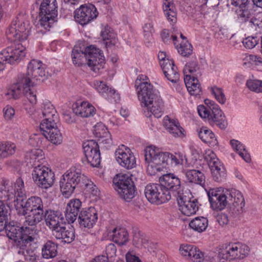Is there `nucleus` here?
I'll list each match as a JSON object with an SVG mask.
<instances>
[{"instance_id": "34", "label": "nucleus", "mask_w": 262, "mask_h": 262, "mask_svg": "<svg viewBox=\"0 0 262 262\" xmlns=\"http://www.w3.org/2000/svg\"><path fill=\"white\" fill-rule=\"evenodd\" d=\"M182 172L185 176L187 180L190 183H193L203 186L205 184V176L200 169H183Z\"/></svg>"}, {"instance_id": "50", "label": "nucleus", "mask_w": 262, "mask_h": 262, "mask_svg": "<svg viewBox=\"0 0 262 262\" xmlns=\"http://www.w3.org/2000/svg\"><path fill=\"white\" fill-rule=\"evenodd\" d=\"M26 247L24 246V249H20L18 252L19 254L24 255L25 262H40L39 256L33 251L25 250Z\"/></svg>"}, {"instance_id": "20", "label": "nucleus", "mask_w": 262, "mask_h": 262, "mask_svg": "<svg viewBox=\"0 0 262 262\" xmlns=\"http://www.w3.org/2000/svg\"><path fill=\"white\" fill-rule=\"evenodd\" d=\"M91 85L101 95L111 102H117L120 100V95L116 91L107 86L105 82L100 80H94Z\"/></svg>"}, {"instance_id": "10", "label": "nucleus", "mask_w": 262, "mask_h": 262, "mask_svg": "<svg viewBox=\"0 0 262 262\" xmlns=\"http://www.w3.org/2000/svg\"><path fill=\"white\" fill-rule=\"evenodd\" d=\"M145 195L152 204H161L171 199L169 190L164 189L160 184H149L145 188Z\"/></svg>"}, {"instance_id": "36", "label": "nucleus", "mask_w": 262, "mask_h": 262, "mask_svg": "<svg viewBox=\"0 0 262 262\" xmlns=\"http://www.w3.org/2000/svg\"><path fill=\"white\" fill-rule=\"evenodd\" d=\"M94 134L101 142L107 144H112V137L106 126L102 122L97 123L94 126Z\"/></svg>"}, {"instance_id": "33", "label": "nucleus", "mask_w": 262, "mask_h": 262, "mask_svg": "<svg viewBox=\"0 0 262 262\" xmlns=\"http://www.w3.org/2000/svg\"><path fill=\"white\" fill-rule=\"evenodd\" d=\"M163 124L166 130L173 137H181L183 135L184 129L180 126L177 120L166 116L163 120Z\"/></svg>"}, {"instance_id": "48", "label": "nucleus", "mask_w": 262, "mask_h": 262, "mask_svg": "<svg viewBox=\"0 0 262 262\" xmlns=\"http://www.w3.org/2000/svg\"><path fill=\"white\" fill-rule=\"evenodd\" d=\"M173 195L176 197L177 200L179 205V207L180 205H182L191 201L189 195H191L189 191H184V189L181 187L180 189L177 190Z\"/></svg>"}, {"instance_id": "60", "label": "nucleus", "mask_w": 262, "mask_h": 262, "mask_svg": "<svg viewBox=\"0 0 262 262\" xmlns=\"http://www.w3.org/2000/svg\"><path fill=\"white\" fill-rule=\"evenodd\" d=\"M259 41V39L256 36H248L243 40V43L245 48L251 49L258 43Z\"/></svg>"}, {"instance_id": "23", "label": "nucleus", "mask_w": 262, "mask_h": 262, "mask_svg": "<svg viewBox=\"0 0 262 262\" xmlns=\"http://www.w3.org/2000/svg\"><path fill=\"white\" fill-rule=\"evenodd\" d=\"M41 111L43 119L40 123V127L42 126L43 123L49 125L58 122V115L57 111L50 102H46L42 104Z\"/></svg>"}, {"instance_id": "61", "label": "nucleus", "mask_w": 262, "mask_h": 262, "mask_svg": "<svg viewBox=\"0 0 262 262\" xmlns=\"http://www.w3.org/2000/svg\"><path fill=\"white\" fill-rule=\"evenodd\" d=\"M81 205V203L79 199L72 200L68 204L66 209L69 210L71 209V211L78 214Z\"/></svg>"}, {"instance_id": "30", "label": "nucleus", "mask_w": 262, "mask_h": 262, "mask_svg": "<svg viewBox=\"0 0 262 262\" xmlns=\"http://www.w3.org/2000/svg\"><path fill=\"white\" fill-rule=\"evenodd\" d=\"M73 110L76 115L83 118L93 117L96 112L95 107L88 101H83L80 104H75Z\"/></svg>"}, {"instance_id": "25", "label": "nucleus", "mask_w": 262, "mask_h": 262, "mask_svg": "<svg viewBox=\"0 0 262 262\" xmlns=\"http://www.w3.org/2000/svg\"><path fill=\"white\" fill-rule=\"evenodd\" d=\"M159 182L164 189L169 190L171 194V193L173 194L182 187L180 180L172 173L163 174L159 178Z\"/></svg>"}, {"instance_id": "52", "label": "nucleus", "mask_w": 262, "mask_h": 262, "mask_svg": "<svg viewBox=\"0 0 262 262\" xmlns=\"http://www.w3.org/2000/svg\"><path fill=\"white\" fill-rule=\"evenodd\" d=\"M4 200H0V232L4 228L6 220H7L8 206L4 203Z\"/></svg>"}, {"instance_id": "54", "label": "nucleus", "mask_w": 262, "mask_h": 262, "mask_svg": "<svg viewBox=\"0 0 262 262\" xmlns=\"http://www.w3.org/2000/svg\"><path fill=\"white\" fill-rule=\"evenodd\" d=\"M211 92L216 100L221 104H225L226 101L225 95L222 89L214 86L211 89Z\"/></svg>"}, {"instance_id": "57", "label": "nucleus", "mask_w": 262, "mask_h": 262, "mask_svg": "<svg viewBox=\"0 0 262 262\" xmlns=\"http://www.w3.org/2000/svg\"><path fill=\"white\" fill-rule=\"evenodd\" d=\"M116 251L117 249L115 245L112 243L110 244L106 247L105 248V253L106 256H98L95 258L104 257L106 258V259H105V261L110 262L108 259H111L116 256Z\"/></svg>"}, {"instance_id": "27", "label": "nucleus", "mask_w": 262, "mask_h": 262, "mask_svg": "<svg viewBox=\"0 0 262 262\" xmlns=\"http://www.w3.org/2000/svg\"><path fill=\"white\" fill-rule=\"evenodd\" d=\"M212 126H216L222 129H225L227 126L226 117L220 107L216 104H212L211 116L208 121Z\"/></svg>"}, {"instance_id": "58", "label": "nucleus", "mask_w": 262, "mask_h": 262, "mask_svg": "<svg viewBox=\"0 0 262 262\" xmlns=\"http://www.w3.org/2000/svg\"><path fill=\"white\" fill-rule=\"evenodd\" d=\"M144 38L149 42L152 39V35L155 32L153 25L151 23H146L143 27Z\"/></svg>"}, {"instance_id": "8", "label": "nucleus", "mask_w": 262, "mask_h": 262, "mask_svg": "<svg viewBox=\"0 0 262 262\" xmlns=\"http://www.w3.org/2000/svg\"><path fill=\"white\" fill-rule=\"evenodd\" d=\"M115 189L120 197L129 201L135 196V190L134 182L128 174L119 173L113 179Z\"/></svg>"}, {"instance_id": "28", "label": "nucleus", "mask_w": 262, "mask_h": 262, "mask_svg": "<svg viewBox=\"0 0 262 262\" xmlns=\"http://www.w3.org/2000/svg\"><path fill=\"white\" fill-rule=\"evenodd\" d=\"M179 250L182 255L188 257L193 262H202L203 260V253L193 245L182 244Z\"/></svg>"}, {"instance_id": "37", "label": "nucleus", "mask_w": 262, "mask_h": 262, "mask_svg": "<svg viewBox=\"0 0 262 262\" xmlns=\"http://www.w3.org/2000/svg\"><path fill=\"white\" fill-rule=\"evenodd\" d=\"M113 241L119 245H124L128 240V233L124 228H116L110 232Z\"/></svg>"}, {"instance_id": "22", "label": "nucleus", "mask_w": 262, "mask_h": 262, "mask_svg": "<svg viewBox=\"0 0 262 262\" xmlns=\"http://www.w3.org/2000/svg\"><path fill=\"white\" fill-rule=\"evenodd\" d=\"M40 128L44 136L51 143L56 145L61 143L62 136L57 127V123L49 125L43 123L42 126Z\"/></svg>"}, {"instance_id": "41", "label": "nucleus", "mask_w": 262, "mask_h": 262, "mask_svg": "<svg viewBox=\"0 0 262 262\" xmlns=\"http://www.w3.org/2000/svg\"><path fill=\"white\" fill-rule=\"evenodd\" d=\"M173 43L177 49L178 52L184 57H187L192 53V46L187 41H182L179 46L177 45V37L175 35H172Z\"/></svg>"}, {"instance_id": "35", "label": "nucleus", "mask_w": 262, "mask_h": 262, "mask_svg": "<svg viewBox=\"0 0 262 262\" xmlns=\"http://www.w3.org/2000/svg\"><path fill=\"white\" fill-rule=\"evenodd\" d=\"M198 78L194 76L188 75L184 78L186 87L191 95L198 96L202 93V89Z\"/></svg>"}, {"instance_id": "3", "label": "nucleus", "mask_w": 262, "mask_h": 262, "mask_svg": "<svg viewBox=\"0 0 262 262\" xmlns=\"http://www.w3.org/2000/svg\"><path fill=\"white\" fill-rule=\"evenodd\" d=\"M145 161L147 172L150 176L155 175L165 168L167 162L170 159L171 163L175 166L182 165L185 156L181 152L171 154L168 152H162L158 147L151 145L145 149Z\"/></svg>"}, {"instance_id": "39", "label": "nucleus", "mask_w": 262, "mask_h": 262, "mask_svg": "<svg viewBox=\"0 0 262 262\" xmlns=\"http://www.w3.org/2000/svg\"><path fill=\"white\" fill-rule=\"evenodd\" d=\"M189 226L194 231L201 233L207 229L208 220L207 218L203 216L195 217L190 222Z\"/></svg>"}, {"instance_id": "45", "label": "nucleus", "mask_w": 262, "mask_h": 262, "mask_svg": "<svg viewBox=\"0 0 262 262\" xmlns=\"http://www.w3.org/2000/svg\"><path fill=\"white\" fill-rule=\"evenodd\" d=\"M148 237L146 235L140 231H135L133 235V245L138 248H147L148 244Z\"/></svg>"}, {"instance_id": "59", "label": "nucleus", "mask_w": 262, "mask_h": 262, "mask_svg": "<svg viewBox=\"0 0 262 262\" xmlns=\"http://www.w3.org/2000/svg\"><path fill=\"white\" fill-rule=\"evenodd\" d=\"M14 189L15 194H17L19 198H21L25 195V187L24 181L20 178H18L14 186Z\"/></svg>"}, {"instance_id": "47", "label": "nucleus", "mask_w": 262, "mask_h": 262, "mask_svg": "<svg viewBox=\"0 0 262 262\" xmlns=\"http://www.w3.org/2000/svg\"><path fill=\"white\" fill-rule=\"evenodd\" d=\"M26 162L31 166H36L37 163L43 159L42 151L34 149L28 152L25 156Z\"/></svg>"}, {"instance_id": "64", "label": "nucleus", "mask_w": 262, "mask_h": 262, "mask_svg": "<svg viewBox=\"0 0 262 262\" xmlns=\"http://www.w3.org/2000/svg\"><path fill=\"white\" fill-rule=\"evenodd\" d=\"M77 213L71 211V209L70 210L66 209V210L65 216L69 223H74L77 218Z\"/></svg>"}, {"instance_id": "49", "label": "nucleus", "mask_w": 262, "mask_h": 262, "mask_svg": "<svg viewBox=\"0 0 262 262\" xmlns=\"http://www.w3.org/2000/svg\"><path fill=\"white\" fill-rule=\"evenodd\" d=\"M0 147L3 158L13 155L16 148V146L13 143L8 141L0 142Z\"/></svg>"}, {"instance_id": "63", "label": "nucleus", "mask_w": 262, "mask_h": 262, "mask_svg": "<svg viewBox=\"0 0 262 262\" xmlns=\"http://www.w3.org/2000/svg\"><path fill=\"white\" fill-rule=\"evenodd\" d=\"M160 66L163 73L165 71H168V69H171V68L177 67L174 64L173 60L169 59H167V60L161 62Z\"/></svg>"}, {"instance_id": "2", "label": "nucleus", "mask_w": 262, "mask_h": 262, "mask_svg": "<svg viewBox=\"0 0 262 262\" xmlns=\"http://www.w3.org/2000/svg\"><path fill=\"white\" fill-rule=\"evenodd\" d=\"M146 76L140 75L135 82V86L138 93V99L142 106L146 107L147 111L145 112L147 117L152 115L155 118H159L163 114V102L159 94L154 90L153 86L147 81H142Z\"/></svg>"}, {"instance_id": "13", "label": "nucleus", "mask_w": 262, "mask_h": 262, "mask_svg": "<svg viewBox=\"0 0 262 262\" xmlns=\"http://www.w3.org/2000/svg\"><path fill=\"white\" fill-rule=\"evenodd\" d=\"M204 158L211 170L213 180L217 182L224 181L226 179V171L215 154L212 150H209L206 152Z\"/></svg>"}, {"instance_id": "14", "label": "nucleus", "mask_w": 262, "mask_h": 262, "mask_svg": "<svg viewBox=\"0 0 262 262\" xmlns=\"http://www.w3.org/2000/svg\"><path fill=\"white\" fill-rule=\"evenodd\" d=\"M32 178L39 187L47 189L53 185L54 174L48 167L37 165L32 172Z\"/></svg>"}, {"instance_id": "26", "label": "nucleus", "mask_w": 262, "mask_h": 262, "mask_svg": "<svg viewBox=\"0 0 262 262\" xmlns=\"http://www.w3.org/2000/svg\"><path fill=\"white\" fill-rule=\"evenodd\" d=\"M74 228L69 225L65 226L62 224L60 227L52 232L53 235L57 239H61L66 243H71L75 239Z\"/></svg>"}, {"instance_id": "42", "label": "nucleus", "mask_w": 262, "mask_h": 262, "mask_svg": "<svg viewBox=\"0 0 262 262\" xmlns=\"http://www.w3.org/2000/svg\"><path fill=\"white\" fill-rule=\"evenodd\" d=\"M101 36L106 47L114 46L116 43V38L113 30L108 26H106L101 31Z\"/></svg>"}, {"instance_id": "40", "label": "nucleus", "mask_w": 262, "mask_h": 262, "mask_svg": "<svg viewBox=\"0 0 262 262\" xmlns=\"http://www.w3.org/2000/svg\"><path fill=\"white\" fill-rule=\"evenodd\" d=\"M230 144L233 150L235 151L245 162L249 163L251 161L250 155L246 149L244 145L241 143L239 141L235 139L230 140Z\"/></svg>"}, {"instance_id": "19", "label": "nucleus", "mask_w": 262, "mask_h": 262, "mask_svg": "<svg viewBox=\"0 0 262 262\" xmlns=\"http://www.w3.org/2000/svg\"><path fill=\"white\" fill-rule=\"evenodd\" d=\"M208 196L211 207L214 210H221L228 204V190L223 193L213 189L210 190Z\"/></svg>"}, {"instance_id": "56", "label": "nucleus", "mask_w": 262, "mask_h": 262, "mask_svg": "<svg viewBox=\"0 0 262 262\" xmlns=\"http://www.w3.org/2000/svg\"><path fill=\"white\" fill-rule=\"evenodd\" d=\"M212 105L211 106L200 105L198 106V112L200 116L206 121H208L211 116Z\"/></svg>"}, {"instance_id": "21", "label": "nucleus", "mask_w": 262, "mask_h": 262, "mask_svg": "<svg viewBox=\"0 0 262 262\" xmlns=\"http://www.w3.org/2000/svg\"><path fill=\"white\" fill-rule=\"evenodd\" d=\"M98 216L94 208L81 210L79 214L78 221L81 227L91 228L97 221Z\"/></svg>"}, {"instance_id": "46", "label": "nucleus", "mask_w": 262, "mask_h": 262, "mask_svg": "<svg viewBox=\"0 0 262 262\" xmlns=\"http://www.w3.org/2000/svg\"><path fill=\"white\" fill-rule=\"evenodd\" d=\"M57 245L54 242L49 241L42 248V255L45 258H51L55 257L57 253Z\"/></svg>"}, {"instance_id": "7", "label": "nucleus", "mask_w": 262, "mask_h": 262, "mask_svg": "<svg viewBox=\"0 0 262 262\" xmlns=\"http://www.w3.org/2000/svg\"><path fill=\"white\" fill-rule=\"evenodd\" d=\"M57 15V3L56 0H43L39 7V24L45 30H49L55 22Z\"/></svg>"}, {"instance_id": "6", "label": "nucleus", "mask_w": 262, "mask_h": 262, "mask_svg": "<svg viewBox=\"0 0 262 262\" xmlns=\"http://www.w3.org/2000/svg\"><path fill=\"white\" fill-rule=\"evenodd\" d=\"M83 176L79 169L75 167L68 170L60 179L59 185L61 191L66 197H69L78 186L82 185Z\"/></svg>"}, {"instance_id": "31", "label": "nucleus", "mask_w": 262, "mask_h": 262, "mask_svg": "<svg viewBox=\"0 0 262 262\" xmlns=\"http://www.w3.org/2000/svg\"><path fill=\"white\" fill-rule=\"evenodd\" d=\"M44 212H30L26 214V220L24 223L23 228L26 229L25 232L30 234V231H33L35 226L41 222L43 217Z\"/></svg>"}, {"instance_id": "12", "label": "nucleus", "mask_w": 262, "mask_h": 262, "mask_svg": "<svg viewBox=\"0 0 262 262\" xmlns=\"http://www.w3.org/2000/svg\"><path fill=\"white\" fill-rule=\"evenodd\" d=\"M25 56L24 48L20 44L15 45L0 52V72L4 70L6 63L13 64Z\"/></svg>"}, {"instance_id": "9", "label": "nucleus", "mask_w": 262, "mask_h": 262, "mask_svg": "<svg viewBox=\"0 0 262 262\" xmlns=\"http://www.w3.org/2000/svg\"><path fill=\"white\" fill-rule=\"evenodd\" d=\"M6 223L7 220L2 231L5 229L9 238L17 242L21 249H24V246L27 247L28 245H30V243L34 240V238L32 236L27 235L28 232H25V228L22 229L23 226L20 227L14 222H10L8 224H6Z\"/></svg>"}, {"instance_id": "18", "label": "nucleus", "mask_w": 262, "mask_h": 262, "mask_svg": "<svg viewBox=\"0 0 262 262\" xmlns=\"http://www.w3.org/2000/svg\"><path fill=\"white\" fill-rule=\"evenodd\" d=\"M6 36L11 42H22L27 39L29 35V30L24 23L13 24L6 30Z\"/></svg>"}, {"instance_id": "43", "label": "nucleus", "mask_w": 262, "mask_h": 262, "mask_svg": "<svg viewBox=\"0 0 262 262\" xmlns=\"http://www.w3.org/2000/svg\"><path fill=\"white\" fill-rule=\"evenodd\" d=\"M180 211L185 215L190 216L196 213L199 209L198 202L196 199H192L189 202L180 205Z\"/></svg>"}, {"instance_id": "38", "label": "nucleus", "mask_w": 262, "mask_h": 262, "mask_svg": "<svg viewBox=\"0 0 262 262\" xmlns=\"http://www.w3.org/2000/svg\"><path fill=\"white\" fill-rule=\"evenodd\" d=\"M198 136L203 142L208 144L211 146H214L217 144L214 134L206 127H203L200 129L198 132Z\"/></svg>"}, {"instance_id": "51", "label": "nucleus", "mask_w": 262, "mask_h": 262, "mask_svg": "<svg viewBox=\"0 0 262 262\" xmlns=\"http://www.w3.org/2000/svg\"><path fill=\"white\" fill-rule=\"evenodd\" d=\"M81 182H82L81 187H84L87 191L91 193L93 195L97 196L99 194L100 191L98 187L85 176H83V181Z\"/></svg>"}, {"instance_id": "1", "label": "nucleus", "mask_w": 262, "mask_h": 262, "mask_svg": "<svg viewBox=\"0 0 262 262\" xmlns=\"http://www.w3.org/2000/svg\"><path fill=\"white\" fill-rule=\"evenodd\" d=\"M42 66L40 61L32 60L28 64L27 73L17 76L16 82L11 85L6 95L10 98L14 99L24 95L31 104H35L37 102L36 92L33 87L35 81H32L31 76Z\"/></svg>"}, {"instance_id": "44", "label": "nucleus", "mask_w": 262, "mask_h": 262, "mask_svg": "<svg viewBox=\"0 0 262 262\" xmlns=\"http://www.w3.org/2000/svg\"><path fill=\"white\" fill-rule=\"evenodd\" d=\"M184 77L185 76H194L199 77L201 75L200 66L195 59L188 62L183 70Z\"/></svg>"}, {"instance_id": "4", "label": "nucleus", "mask_w": 262, "mask_h": 262, "mask_svg": "<svg viewBox=\"0 0 262 262\" xmlns=\"http://www.w3.org/2000/svg\"><path fill=\"white\" fill-rule=\"evenodd\" d=\"M73 63L77 66L87 64L95 72H99L105 63L104 56L94 46L85 47L83 44L76 45L72 52Z\"/></svg>"}, {"instance_id": "62", "label": "nucleus", "mask_w": 262, "mask_h": 262, "mask_svg": "<svg viewBox=\"0 0 262 262\" xmlns=\"http://www.w3.org/2000/svg\"><path fill=\"white\" fill-rule=\"evenodd\" d=\"M4 117L6 120L12 119L15 115L14 109L10 105H7L3 108Z\"/></svg>"}, {"instance_id": "5", "label": "nucleus", "mask_w": 262, "mask_h": 262, "mask_svg": "<svg viewBox=\"0 0 262 262\" xmlns=\"http://www.w3.org/2000/svg\"><path fill=\"white\" fill-rule=\"evenodd\" d=\"M249 247L241 243H231L221 246L217 258L220 262H225L244 258L248 254Z\"/></svg>"}, {"instance_id": "55", "label": "nucleus", "mask_w": 262, "mask_h": 262, "mask_svg": "<svg viewBox=\"0 0 262 262\" xmlns=\"http://www.w3.org/2000/svg\"><path fill=\"white\" fill-rule=\"evenodd\" d=\"M168 71L164 72L165 77L172 83H177L179 80L180 75L177 72V67L168 69Z\"/></svg>"}, {"instance_id": "11", "label": "nucleus", "mask_w": 262, "mask_h": 262, "mask_svg": "<svg viewBox=\"0 0 262 262\" xmlns=\"http://www.w3.org/2000/svg\"><path fill=\"white\" fill-rule=\"evenodd\" d=\"M14 202L17 213L20 215H26L28 211L44 212L42 201L40 197L31 196L26 201L21 199H17L16 201L14 200Z\"/></svg>"}, {"instance_id": "16", "label": "nucleus", "mask_w": 262, "mask_h": 262, "mask_svg": "<svg viewBox=\"0 0 262 262\" xmlns=\"http://www.w3.org/2000/svg\"><path fill=\"white\" fill-rule=\"evenodd\" d=\"M74 17L82 25H86L96 19L98 15L97 9L92 4L81 5L75 11Z\"/></svg>"}, {"instance_id": "15", "label": "nucleus", "mask_w": 262, "mask_h": 262, "mask_svg": "<svg viewBox=\"0 0 262 262\" xmlns=\"http://www.w3.org/2000/svg\"><path fill=\"white\" fill-rule=\"evenodd\" d=\"M85 161L92 167H98L101 161L99 146L94 140H88L83 143Z\"/></svg>"}, {"instance_id": "32", "label": "nucleus", "mask_w": 262, "mask_h": 262, "mask_svg": "<svg viewBox=\"0 0 262 262\" xmlns=\"http://www.w3.org/2000/svg\"><path fill=\"white\" fill-rule=\"evenodd\" d=\"M163 10L167 21L171 25L177 22V10L172 0H164Z\"/></svg>"}, {"instance_id": "53", "label": "nucleus", "mask_w": 262, "mask_h": 262, "mask_svg": "<svg viewBox=\"0 0 262 262\" xmlns=\"http://www.w3.org/2000/svg\"><path fill=\"white\" fill-rule=\"evenodd\" d=\"M247 88L256 93H262V81L257 79H250L247 81Z\"/></svg>"}, {"instance_id": "29", "label": "nucleus", "mask_w": 262, "mask_h": 262, "mask_svg": "<svg viewBox=\"0 0 262 262\" xmlns=\"http://www.w3.org/2000/svg\"><path fill=\"white\" fill-rule=\"evenodd\" d=\"M46 225L52 230V232L60 227L62 224L63 217L62 214L57 211L52 210H46L44 212Z\"/></svg>"}, {"instance_id": "17", "label": "nucleus", "mask_w": 262, "mask_h": 262, "mask_svg": "<svg viewBox=\"0 0 262 262\" xmlns=\"http://www.w3.org/2000/svg\"><path fill=\"white\" fill-rule=\"evenodd\" d=\"M115 157L118 163L122 167L128 169H132L136 166L135 157L130 149L121 145L116 149Z\"/></svg>"}, {"instance_id": "24", "label": "nucleus", "mask_w": 262, "mask_h": 262, "mask_svg": "<svg viewBox=\"0 0 262 262\" xmlns=\"http://www.w3.org/2000/svg\"><path fill=\"white\" fill-rule=\"evenodd\" d=\"M228 204L231 209L239 213L243 211L245 207V200L242 193L235 189L228 190Z\"/></svg>"}]
</instances>
